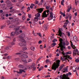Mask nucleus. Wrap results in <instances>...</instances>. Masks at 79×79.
Wrapping results in <instances>:
<instances>
[{"label":"nucleus","instance_id":"f257e3e1","mask_svg":"<svg viewBox=\"0 0 79 79\" xmlns=\"http://www.w3.org/2000/svg\"><path fill=\"white\" fill-rule=\"evenodd\" d=\"M19 37L20 39H20L19 41L20 42H22L21 43H20L19 44V45L20 46H22V47H23V49L24 50H27V48L26 47V41H25V40L23 39L25 37V34H23L19 36Z\"/></svg>","mask_w":79,"mask_h":79},{"label":"nucleus","instance_id":"f03ea898","mask_svg":"<svg viewBox=\"0 0 79 79\" xmlns=\"http://www.w3.org/2000/svg\"><path fill=\"white\" fill-rule=\"evenodd\" d=\"M59 42H60V44H59V47L60 48V49L61 51H63L64 49H65V45L66 43L65 42L63 41V39L60 38Z\"/></svg>","mask_w":79,"mask_h":79},{"label":"nucleus","instance_id":"7ed1b4c3","mask_svg":"<svg viewBox=\"0 0 79 79\" xmlns=\"http://www.w3.org/2000/svg\"><path fill=\"white\" fill-rule=\"evenodd\" d=\"M71 47H72L73 49H74L73 51V56H75V55H76V54H77V55H79V51H78L77 49H75L76 47H75L74 45L73 46V44L72 42H71Z\"/></svg>","mask_w":79,"mask_h":79},{"label":"nucleus","instance_id":"20e7f679","mask_svg":"<svg viewBox=\"0 0 79 79\" xmlns=\"http://www.w3.org/2000/svg\"><path fill=\"white\" fill-rule=\"evenodd\" d=\"M69 75H71V73L69 72L68 73H67L66 74H63V75H60V77L61 79H70L69 77H68Z\"/></svg>","mask_w":79,"mask_h":79},{"label":"nucleus","instance_id":"39448f33","mask_svg":"<svg viewBox=\"0 0 79 79\" xmlns=\"http://www.w3.org/2000/svg\"><path fill=\"white\" fill-rule=\"evenodd\" d=\"M60 60H57L56 61V63H55V65L52 67V69H53L55 71L56 70V68H58L60 66Z\"/></svg>","mask_w":79,"mask_h":79},{"label":"nucleus","instance_id":"423d86ee","mask_svg":"<svg viewBox=\"0 0 79 79\" xmlns=\"http://www.w3.org/2000/svg\"><path fill=\"white\" fill-rule=\"evenodd\" d=\"M49 13V10H47L44 11L42 15V18L44 19V18L47 17V15H49V13Z\"/></svg>","mask_w":79,"mask_h":79},{"label":"nucleus","instance_id":"0eeeda50","mask_svg":"<svg viewBox=\"0 0 79 79\" xmlns=\"http://www.w3.org/2000/svg\"><path fill=\"white\" fill-rule=\"evenodd\" d=\"M50 17L48 18V21L52 20L53 18V13L52 12L50 13Z\"/></svg>","mask_w":79,"mask_h":79},{"label":"nucleus","instance_id":"6e6552de","mask_svg":"<svg viewBox=\"0 0 79 79\" xmlns=\"http://www.w3.org/2000/svg\"><path fill=\"white\" fill-rule=\"evenodd\" d=\"M60 60H62L63 61L66 60H68V59L67 57H66V56H65H65H64V57L63 58H62V57L61 56Z\"/></svg>","mask_w":79,"mask_h":79},{"label":"nucleus","instance_id":"1a4fd4ad","mask_svg":"<svg viewBox=\"0 0 79 79\" xmlns=\"http://www.w3.org/2000/svg\"><path fill=\"white\" fill-rule=\"evenodd\" d=\"M62 35V32H61V29L60 28L59 30V35H60V37L63 38V37L61 35Z\"/></svg>","mask_w":79,"mask_h":79},{"label":"nucleus","instance_id":"9d476101","mask_svg":"<svg viewBox=\"0 0 79 79\" xmlns=\"http://www.w3.org/2000/svg\"><path fill=\"white\" fill-rule=\"evenodd\" d=\"M37 11L39 13H42V12L43 11V9L42 8L37 9H36Z\"/></svg>","mask_w":79,"mask_h":79},{"label":"nucleus","instance_id":"9b49d317","mask_svg":"<svg viewBox=\"0 0 79 79\" xmlns=\"http://www.w3.org/2000/svg\"><path fill=\"white\" fill-rule=\"evenodd\" d=\"M19 71V72H17V73H19V74H22V72H23V73H25L26 72L24 70H23L22 69H20Z\"/></svg>","mask_w":79,"mask_h":79},{"label":"nucleus","instance_id":"f8f14e48","mask_svg":"<svg viewBox=\"0 0 79 79\" xmlns=\"http://www.w3.org/2000/svg\"><path fill=\"white\" fill-rule=\"evenodd\" d=\"M35 16V17H37V18H40V13H36Z\"/></svg>","mask_w":79,"mask_h":79},{"label":"nucleus","instance_id":"ddd939ff","mask_svg":"<svg viewBox=\"0 0 79 79\" xmlns=\"http://www.w3.org/2000/svg\"><path fill=\"white\" fill-rule=\"evenodd\" d=\"M63 51L61 52L60 50H59V53L60 54H62V55H63V56H65V53H64V51Z\"/></svg>","mask_w":79,"mask_h":79},{"label":"nucleus","instance_id":"4468645a","mask_svg":"<svg viewBox=\"0 0 79 79\" xmlns=\"http://www.w3.org/2000/svg\"><path fill=\"white\" fill-rule=\"evenodd\" d=\"M22 57L25 58H28V56H27V55L24 54H22Z\"/></svg>","mask_w":79,"mask_h":79},{"label":"nucleus","instance_id":"2eb2a0df","mask_svg":"<svg viewBox=\"0 0 79 79\" xmlns=\"http://www.w3.org/2000/svg\"><path fill=\"white\" fill-rule=\"evenodd\" d=\"M76 69H77V67L76 66H74L72 68V69L73 71V72H76Z\"/></svg>","mask_w":79,"mask_h":79},{"label":"nucleus","instance_id":"dca6fc26","mask_svg":"<svg viewBox=\"0 0 79 79\" xmlns=\"http://www.w3.org/2000/svg\"><path fill=\"white\" fill-rule=\"evenodd\" d=\"M71 9H72V7L70 5V7L69 8L67 9V11L68 13H69V12L70 11V10H71Z\"/></svg>","mask_w":79,"mask_h":79},{"label":"nucleus","instance_id":"f3484780","mask_svg":"<svg viewBox=\"0 0 79 79\" xmlns=\"http://www.w3.org/2000/svg\"><path fill=\"white\" fill-rule=\"evenodd\" d=\"M64 66V65L62 64V65L60 66L59 67V71H61V69H62V68Z\"/></svg>","mask_w":79,"mask_h":79},{"label":"nucleus","instance_id":"a211bd4d","mask_svg":"<svg viewBox=\"0 0 79 79\" xmlns=\"http://www.w3.org/2000/svg\"><path fill=\"white\" fill-rule=\"evenodd\" d=\"M21 60L23 62V63H27L26 60V59H24L23 58H22L21 59Z\"/></svg>","mask_w":79,"mask_h":79},{"label":"nucleus","instance_id":"6ab92c4d","mask_svg":"<svg viewBox=\"0 0 79 79\" xmlns=\"http://www.w3.org/2000/svg\"><path fill=\"white\" fill-rule=\"evenodd\" d=\"M10 13H11V14H13L14 12H15V9H12L10 11Z\"/></svg>","mask_w":79,"mask_h":79},{"label":"nucleus","instance_id":"aec40b11","mask_svg":"<svg viewBox=\"0 0 79 79\" xmlns=\"http://www.w3.org/2000/svg\"><path fill=\"white\" fill-rule=\"evenodd\" d=\"M18 68L21 69H23V68H24V66L22 65H19L18 66Z\"/></svg>","mask_w":79,"mask_h":79},{"label":"nucleus","instance_id":"412c9836","mask_svg":"<svg viewBox=\"0 0 79 79\" xmlns=\"http://www.w3.org/2000/svg\"><path fill=\"white\" fill-rule=\"evenodd\" d=\"M34 20L35 21H39V18L37 17H35Z\"/></svg>","mask_w":79,"mask_h":79},{"label":"nucleus","instance_id":"4be33fe9","mask_svg":"<svg viewBox=\"0 0 79 79\" xmlns=\"http://www.w3.org/2000/svg\"><path fill=\"white\" fill-rule=\"evenodd\" d=\"M43 28L44 30H47V25H44L43 26Z\"/></svg>","mask_w":79,"mask_h":79},{"label":"nucleus","instance_id":"5701e85b","mask_svg":"<svg viewBox=\"0 0 79 79\" xmlns=\"http://www.w3.org/2000/svg\"><path fill=\"white\" fill-rule=\"evenodd\" d=\"M68 69L66 67L64 69V71H63V73H65V72H68Z\"/></svg>","mask_w":79,"mask_h":79},{"label":"nucleus","instance_id":"b1692460","mask_svg":"<svg viewBox=\"0 0 79 79\" xmlns=\"http://www.w3.org/2000/svg\"><path fill=\"white\" fill-rule=\"evenodd\" d=\"M20 52H17L16 53H15V55H20L21 54V53H23V51H20Z\"/></svg>","mask_w":79,"mask_h":79},{"label":"nucleus","instance_id":"393cba45","mask_svg":"<svg viewBox=\"0 0 79 79\" xmlns=\"http://www.w3.org/2000/svg\"><path fill=\"white\" fill-rule=\"evenodd\" d=\"M10 37H13L14 36H15V33H13V32H11L10 33Z\"/></svg>","mask_w":79,"mask_h":79},{"label":"nucleus","instance_id":"a878e982","mask_svg":"<svg viewBox=\"0 0 79 79\" xmlns=\"http://www.w3.org/2000/svg\"><path fill=\"white\" fill-rule=\"evenodd\" d=\"M72 54V52L71 51H68L66 53V55H70Z\"/></svg>","mask_w":79,"mask_h":79},{"label":"nucleus","instance_id":"bb28decb","mask_svg":"<svg viewBox=\"0 0 79 79\" xmlns=\"http://www.w3.org/2000/svg\"><path fill=\"white\" fill-rule=\"evenodd\" d=\"M6 3L7 4H10V3H11V2L10 1L7 0L6 1Z\"/></svg>","mask_w":79,"mask_h":79},{"label":"nucleus","instance_id":"cd10ccee","mask_svg":"<svg viewBox=\"0 0 79 79\" xmlns=\"http://www.w3.org/2000/svg\"><path fill=\"white\" fill-rule=\"evenodd\" d=\"M56 45V43H52V44L51 46L52 47H55Z\"/></svg>","mask_w":79,"mask_h":79},{"label":"nucleus","instance_id":"c85d7f7f","mask_svg":"<svg viewBox=\"0 0 79 79\" xmlns=\"http://www.w3.org/2000/svg\"><path fill=\"white\" fill-rule=\"evenodd\" d=\"M31 49L33 51H34V50H35V47L32 46L31 47Z\"/></svg>","mask_w":79,"mask_h":79},{"label":"nucleus","instance_id":"c756f323","mask_svg":"<svg viewBox=\"0 0 79 79\" xmlns=\"http://www.w3.org/2000/svg\"><path fill=\"white\" fill-rule=\"evenodd\" d=\"M12 2L13 3H16L18 2V1L17 0H11Z\"/></svg>","mask_w":79,"mask_h":79},{"label":"nucleus","instance_id":"7c9ffc66","mask_svg":"<svg viewBox=\"0 0 79 79\" xmlns=\"http://www.w3.org/2000/svg\"><path fill=\"white\" fill-rule=\"evenodd\" d=\"M75 61H76V63H79V58H78L77 59H76Z\"/></svg>","mask_w":79,"mask_h":79},{"label":"nucleus","instance_id":"2f4dec72","mask_svg":"<svg viewBox=\"0 0 79 79\" xmlns=\"http://www.w3.org/2000/svg\"><path fill=\"white\" fill-rule=\"evenodd\" d=\"M63 2H64V0H62L61 1V5L64 6V4H63Z\"/></svg>","mask_w":79,"mask_h":79},{"label":"nucleus","instance_id":"473e14b6","mask_svg":"<svg viewBox=\"0 0 79 79\" xmlns=\"http://www.w3.org/2000/svg\"><path fill=\"white\" fill-rule=\"evenodd\" d=\"M69 20H71V18L72 17V15L70 14L69 15Z\"/></svg>","mask_w":79,"mask_h":79},{"label":"nucleus","instance_id":"72a5a7b5","mask_svg":"<svg viewBox=\"0 0 79 79\" xmlns=\"http://www.w3.org/2000/svg\"><path fill=\"white\" fill-rule=\"evenodd\" d=\"M9 48H10L9 47L7 46L6 48H5L4 49H5V50H9Z\"/></svg>","mask_w":79,"mask_h":79},{"label":"nucleus","instance_id":"f704fd0d","mask_svg":"<svg viewBox=\"0 0 79 79\" xmlns=\"http://www.w3.org/2000/svg\"><path fill=\"white\" fill-rule=\"evenodd\" d=\"M66 42V44L67 46H68L69 45V42H68V41L67 40H66L65 42Z\"/></svg>","mask_w":79,"mask_h":79},{"label":"nucleus","instance_id":"c9c22d12","mask_svg":"<svg viewBox=\"0 0 79 79\" xmlns=\"http://www.w3.org/2000/svg\"><path fill=\"white\" fill-rule=\"evenodd\" d=\"M57 42V40L56 39H55L54 40H52V42Z\"/></svg>","mask_w":79,"mask_h":79},{"label":"nucleus","instance_id":"e433bc0d","mask_svg":"<svg viewBox=\"0 0 79 79\" xmlns=\"http://www.w3.org/2000/svg\"><path fill=\"white\" fill-rule=\"evenodd\" d=\"M25 19H26V16L24 15H23L22 16V19L23 20H25Z\"/></svg>","mask_w":79,"mask_h":79},{"label":"nucleus","instance_id":"4c0bfd02","mask_svg":"<svg viewBox=\"0 0 79 79\" xmlns=\"http://www.w3.org/2000/svg\"><path fill=\"white\" fill-rule=\"evenodd\" d=\"M39 2L38 1L36 0L35 2V3L36 5H37V4L39 3Z\"/></svg>","mask_w":79,"mask_h":79},{"label":"nucleus","instance_id":"58836bf2","mask_svg":"<svg viewBox=\"0 0 79 79\" xmlns=\"http://www.w3.org/2000/svg\"><path fill=\"white\" fill-rule=\"evenodd\" d=\"M5 26H6V25H3V26H2L1 27V29H3V28H4V27H5Z\"/></svg>","mask_w":79,"mask_h":79},{"label":"nucleus","instance_id":"ea45409f","mask_svg":"<svg viewBox=\"0 0 79 79\" xmlns=\"http://www.w3.org/2000/svg\"><path fill=\"white\" fill-rule=\"evenodd\" d=\"M49 62H50V60H49V59L46 60V63H49Z\"/></svg>","mask_w":79,"mask_h":79},{"label":"nucleus","instance_id":"a19ab883","mask_svg":"<svg viewBox=\"0 0 79 79\" xmlns=\"http://www.w3.org/2000/svg\"><path fill=\"white\" fill-rule=\"evenodd\" d=\"M67 35L69 37H70V32L69 31L67 32Z\"/></svg>","mask_w":79,"mask_h":79},{"label":"nucleus","instance_id":"79ce46f5","mask_svg":"<svg viewBox=\"0 0 79 79\" xmlns=\"http://www.w3.org/2000/svg\"><path fill=\"white\" fill-rule=\"evenodd\" d=\"M7 59H10L11 58V56H8L7 57Z\"/></svg>","mask_w":79,"mask_h":79},{"label":"nucleus","instance_id":"37998d69","mask_svg":"<svg viewBox=\"0 0 79 79\" xmlns=\"http://www.w3.org/2000/svg\"><path fill=\"white\" fill-rule=\"evenodd\" d=\"M37 35H38L40 37H41V34H40V33H37Z\"/></svg>","mask_w":79,"mask_h":79},{"label":"nucleus","instance_id":"c03bdc74","mask_svg":"<svg viewBox=\"0 0 79 79\" xmlns=\"http://www.w3.org/2000/svg\"><path fill=\"white\" fill-rule=\"evenodd\" d=\"M44 2V0H41V1L40 2V4L42 5V3Z\"/></svg>","mask_w":79,"mask_h":79},{"label":"nucleus","instance_id":"a18cd8bd","mask_svg":"<svg viewBox=\"0 0 79 79\" xmlns=\"http://www.w3.org/2000/svg\"><path fill=\"white\" fill-rule=\"evenodd\" d=\"M0 19H1V20H3V19H5V17H2L0 18Z\"/></svg>","mask_w":79,"mask_h":79},{"label":"nucleus","instance_id":"49530a36","mask_svg":"<svg viewBox=\"0 0 79 79\" xmlns=\"http://www.w3.org/2000/svg\"><path fill=\"white\" fill-rule=\"evenodd\" d=\"M40 48L42 50L43 49V46H42V45H40Z\"/></svg>","mask_w":79,"mask_h":79},{"label":"nucleus","instance_id":"de8ad7c7","mask_svg":"<svg viewBox=\"0 0 79 79\" xmlns=\"http://www.w3.org/2000/svg\"><path fill=\"white\" fill-rule=\"evenodd\" d=\"M9 19H10V20H11L12 19H13V18L12 17H10L9 18Z\"/></svg>","mask_w":79,"mask_h":79},{"label":"nucleus","instance_id":"09e8293b","mask_svg":"<svg viewBox=\"0 0 79 79\" xmlns=\"http://www.w3.org/2000/svg\"><path fill=\"white\" fill-rule=\"evenodd\" d=\"M31 61H32V59H30L28 60V63H29V62H31Z\"/></svg>","mask_w":79,"mask_h":79},{"label":"nucleus","instance_id":"8fccbe9b","mask_svg":"<svg viewBox=\"0 0 79 79\" xmlns=\"http://www.w3.org/2000/svg\"><path fill=\"white\" fill-rule=\"evenodd\" d=\"M15 60H17L18 61L19 60V58H16L15 59Z\"/></svg>","mask_w":79,"mask_h":79},{"label":"nucleus","instance_id":"3c124183","mask_svg":"<svg viewBox=\"0 0 79 79\" xmlns=\"http://www.w3.org/2000/svg\"><path fill=\"white\" fill-rule=\"evenodd\" d=\"M68 48L69 49V50H71V47L69 46L68 47Z\"/></svg>","mask_w":79,"mask_h":79},{"label":"nucleus","instance_id":"603ef678","mask_svg":"<svg viewBox=\"0 0 79 79\" xmlns=\"http://www.w3.org/2000/svg\"><path fill=\"white\" fill-rule=\"evenodd\" d=\"M66 19H68L69 18V15H68L67 16H66L65 17Z\"/></svg>","mask_w":79,"mask_h":79},{"label":"nucleus","instance_id":"864d4df0","mask_svg":"<svg viewBox=\"0 0 79 79\" xmlns=\"http://www.w3.org/2000/svg\"><path fill=\"white\" fill-rule=\"evenodd\" d=\"M2 5L3 7H5V6L6 5V4H5V3H3L2 4Z\"/></svg>","mask_w":79,"mask_h":79},{"label":"nucleus","instance_id":"5fc2aeb1","mask_svg":"<svg viewBox=\"0 0 79 79\" xmlns=\"http://www.w3.org/2000/svg\"><path fill=\"white\" fill-rule=\"evenodd\" d=\"M6 6H7V7H10V4H7Z\"/></svg>","mask_w":79,"mask_h":79},{"label":"nucleus","instance_id":"6e6d98bb","mask_svg":"<svg viewBox=\"0 0 79 79\" xmlns=\"http://www.w3.org/2000/svg\"><path fill=\"white\" fill-rule=\"evenodd\" d=\"M13 25H12L9 27L10 28H13Z\"/></svg>","mask_w":79,"mask_h":79},{"label":"nucleus","instance_id":"4d7b16f0","mask_svg":"<svg viewBox=\"0 0 79 79\" xmlns=\"http://www.w3.org/2000/svg\"><path fill=\"white\" fill-rule=\"evenodd\" d=\"M77 12H76L75 13V16H77Z\"/></svg>","mask_w":79,"mask_h":79},{"label":"nucleus","instance_id":"13d9d810","mask_svg":"<svg viewBox=\"0 0 79 79\" xmlns=\"http://www.w3.org/2000/svg\"><path fill=\"white\" fill-rule=\"evenodd\" d=\"M21 12H22V13H23V14H24V15H26V13H25V12H24L23 11V10H22Z\"/></svg>","mask_w":79,"mask_h":79},{"label":"nucleus","instance_id":"bf43d9fd","mask_svg":"<svg viewBox=\"0 0 79 79\" xmlns=\"http://www.w3.org/2000/svg\"><path fill=\"white\" fill-rule=\"evenodd\" d=\"M2 59H3V60H5V59H6V57L5 56H4L3 57Z\"/></svg>","mask_w":79,"mask_h":79},{"label":"nucleus","instance_id":"052dcab7","mask_svg":"<svg viewBox=\"0 0 79 79\" xmlns=\"http://www.w3.org/2000/svg\"><path fill=\"white\" fill-rule=\"evenodd\" d=\"M15 34H18V30H16L14 32Z\"/></svg>","mask_w":79,"mask_h":79},{"label":"nucleus","instance_id":"680f3d73","mask_svg":"<svg viewBox=\"0 0 79 79\" xmlns=\"http://www.w3.org/2000/svg\"><path fill=\"white\" fill-rule=\"evenodd\" d=\"M75 3L76 5H77V1H76V0H75Z\"/></svg>","mask_w":79,"mask_h":79},{"label":"nucleus","instance_id":"e2e57ef3","mask_svg":"<svg viewBox=\"0 0 79 79\" xmlns=\"http://www.w3.org/2000/svg\"><path fill=\"white\" fill-rule=\"evenodd\" d=\"M41 43H42V41L41 40L39 41L38 42V43L39 44H40Z\"/></svg>","mask_w":79,"mask_h":79},{"label":"nucleus","instance_id":"0e129e2a","mask_svg":"<svg viewBox=\"0 0 79 79\" xmlns=\"http://www.w3.org/2000/svg\"><path fill=\"white\" fill-rule=\"evenodd\" d=\"M30 7L31 8V9H32L33 8V6L31 5L30 6Z\"/></svg>","mask_w":79,"mask_h":79},{"label":"nucleus","instance_id":"69168bd1","mask_svg":"<svg viewBox=\"0 0 79 79\" xmlns=\"http://www.w3.org/2000/svg\"><path fill=\"white\" fill-rule=\"evenodd\" d=\"M4 56H7V55H8V53H5L4 54Z\"/></svg>","mask_w":79,"mask_h":79},{"label":"nucleus","instance_id":"338daca9","mask_svg":"<svg viewBox=\"0 0 79 79\" xmlns=\"http://www.w3.org/2000/svg\"><path fill=\"white\" fill-rule=\"evenodd\" d=\"M66 22L67 23V24H68V23H69V21H68V19L66 20Z\"/></svg>","mask_w":79,"mask_h":79},{"label":"nucleus","instance_id":"774afa93","mask_svg":"<svg viewBox=\"0 0 79 79\" xmlns=\"http://www.w3.org/2000/svg\"><path fill=\"white\" fill-rule=\"evenodd\" d=\"M10 5V6H13V4L12 3H10V4H9Z\"/></svg>","mask_w":79,"mask_h":79}]
</instances>
